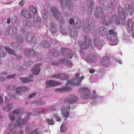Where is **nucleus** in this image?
I'll use <instances>...</instances> for the list:
<instances>
[{
  "instance_id": "f257e3e1",
  "label": "nucleus",
  "mask_w": 134,
  "mask_h": 134,
  "mask_svg": "<svg viewBox=\"0 0 134 134\" xmlns=\"http://www.w3.org/2000/svg\"><path fill=\"white\" fill-rule=\"evenodd\" d=\"M27 117L24 118L22 120V122L21 118H18V119L17 123L14 124L12 122L9 123L7 126V131L8 134H15L14 131L15 128L17 126H20L22 124L23 125L26 124L28 120Z\"/></svg>"
},
{
  "instance_id": "f03ea898",
  "label": "nucleus",
  "mask_w": 134,
  "mask_h": 134,
  "mask_svg": "<svg viewBox=\"0 0 134 134\" xmlns=\"http://www.w3.org/2000/svg\"><path fill=\"white\" fill-rule=\"evenodd\" d=\"M94 20L90 17L85 19L83 23V30L86 33H88L92 30L94 26Z\"/></svg>"
},
{
  "instance_id": "7ed1b4c3",
  "label": "nucleus",
  "mask_w": 134,
  "mask_h": 134,
  "mask_svg": "<svg viewBox=\"0 0 134 134\" xmlns=\"http://www.w3.org/2000/svg\"><path fill=\"white\" fill-rule=\"evenodd\" d=\"M80 74L79 73H77L75 75V79L68 81V82L66 84V86H69L71 87L74 86H76L80 84V82L84 78L83 76L79 77Z\"/></svg>"
},
{
  "instance_id": "20e7f679",
  "label": "nucleus",
  "mask_w": 134,
  "mask_h": 134,
  "mask_svg": "<svg viewBox=\"0 0 134 134\" xmlns=\"http://www.w3.org/2000/svg\"><path fill=\"white\" fill-rule=\"evenodd\" d=\"M64 0H58L60 6L64 10L66 7L68 10L70 11L73 9V3L71 0H66L65 1V4H63Z\"/></svg>"
},
{
  "instance_id": "39448f33",
  "label": "nucleus",
  "mask_w": 134,
  "mask_h": 134,
  "mask_svg": "<svg viewBox=\"0 0 134 134\" xmlns=\"http://www.w3.org/2000/svg\"><path fill=\"white\" fill-rule=\"evenodd\" d=\"M84 38L85 42L83 43L82 41H79L77 43L80 45V47L83 49H86L88 48L89 46L91 44V40L90 38L88 36H85Z\"/></svg>"
},
{
  "instance_id": "423d86ee",
  "label": "nucleus",
  "mask_w": 134,
  "mask_h": 134,
  "mask_svg": "<svg viewBox=\"0 0 134 134\" xmlns=\"http://www.w3.org/2000/svg\"><path fill=\"white\" fill-rule=\"evenodd\" d=\"M99 3L104 9L106 10L110 9L113 10L114 9V3L113 1H111L110 3H109L106 0H101Z\"/></svg>"
},
{
  "instance_id": "0eeeda50",
  "label": "nucleus",
  "mask_w": 134,
  "mask_h": 134,
  "mask_svg": "<svg viewBox=\"0 0 134 134\" xmlns=\"http://www.w3.org/2000/svg\"><path fill=\"white\" fill-rule=\"evenodd\" d=\"M54 16L58 21L60 22L63 21L64 19L60 12L58 11V9L55 7H53L51 8Z\"/></svg>"
},
{
  "instance_id": "6e6552de",
  "label": "nucleus",
  "mask_w": 134,
  "mask_h": 134,
  "mask_svg": "<svg viewBox=\"0 0 134 134\" xmlns=\"http://www.w3.org/2000/svg\"><path fill=\"white\" fill-rule=\"evenodd\" d=\"M61 63L64 64L68 66L71 67L72 66V63L71 62L65 58L61 59L57 62L53 60L51 62V64L52 65H58Z\"/></svg>"
},
{
  "instance_id": "1a4fd4ad",
  "label": "nucleus",
  "mask_w": 134,
  "mask_h": 134,
  "mask_svg": "<svg viewBox=\"0 0 134 134\" xmlns=\"http://www.w3.org/2000/svg\"><path fill=\"white\" fill-rule=\"evenodd\" d=\"M61 112L63 117L66 119L69 116L70 111V107L68 105L63 106L61 108Z\"/></svg>"
},
{
  "instance_id": "9d476101",
  "label": "nucleus",
  "mask_w": 134,
  "mask_h": 134,
  "mask_svg": "<svg viewBox=\"0 0 134 134\" xmlns=\"http://www.w3.org/2000/svg\"><path fill=\"white\" fill-rule=\"evenodd\" d=\"M77 100V98L75 95L71 94L67 96L64 102L65 103L71 104L76 102Z\"/></svg>"
},
{
  "instance_id": "9b49d317",
  "label": "nucleus",
  "mask_w": 134,
  "mask_h": 134,
  "mask_svg": "<svg viewBox=\"0 0 134 134\" xmlns=\"http://www.w3.org/2000/svg\"><path fill=\"white\" fill-rule=\"evenodd\" d=\"M88 8L87 12L88 15H91L93 12L94 3L93 0H87L86 2Z\"/></svg>"
},
{
  "instance_id": "f8f14e48",
  "label": "nucleus",
  "mask_w": 134,
  "mask_h": 134,
  "mask_svg": "<svg viewBox=\"0 0 134 134\" xmlns=\"http://www.w3.org/2000/svg\"><path fill=\"white\" fill-rule=\"evenodd\" d=\"M51 77L59 79L62 80H68L69 79V75L65 74L60 73L53 75Z\"/></svg>"
},
{
  "instance_id": "ddd939ff",
  "label": "nucleus",
  "mask_w": 134,
  "mask_h": 134,
  "mask_svg": "<svg viewBox=\"0 0 134 134\" xmlns=\"http://www.w3.org/2000/svg\"><path fill=\"white\" fill-rule=\"evenodd\" d=\"M109 34L107 36V39L109 41H114L117 39V33L113 30H110L109 31Z\"/></svg>"
},
{
  "instance_id": "4468645a",
  "label": "nucleus",
  "mask_w": 134,
  "mask_h": 134,
  "mask_svg": "<svg viewBox=\"0 0 134 134\" xmlns=\"http://www.w3.org/2000/svg\"><path fill=\"white\" fill-rule=\"evenodd\" d=\"M126 27L128 32H130L134 29V23L132 19H129L126 22Z\"/></svg>"
},
{
  "instance_id": "2eb2a0df",
  "label": "nucleus",
  "mask_w": 134,
  "mask_h": 134,
  "mask_svg": "<svg viewBox=\"0 0 134 134\" xmlns=\"http://www.w3.org/2000/svg\"><path fill=\"white\" fill-rule=\"evenodd\" d=\"M94 15L97 18H100L103 17L104 15L102 8L100 7H96L94 9Z\"/></svg>"
},
{
  "instance_id": "dca6fc26",
  "label": "nucleus",
  "mask_w": 134,
  "mask_h": 134,
  "mask_svg": "<svg viewBox=\"0 0 134 134\" xmlns=\"http://www.w3.org/2000/svg\"><path fill=\"white\" fill-rule=\"evenodd\" d=\"M94 44L98 49H100L103 47V41L102 39L95 38L93 39Z\"/></svg>"
},
{
  "instance_id": "f3484780",
  "label": "nucleus",
  "mask_w": 134,
  "mask_h": 134,
  "mask_svg": "<svg viewBox=\"0 0 134 134\" xmlns=\"http://www.w3.org/2000/svg\"><path fill=\"white\" fill-rule=\"evenodd\" d=\"M61 52L64 56L70 58H71L72 56L71 50L68 49L63 48L62 49Z\"/></svg>"
},
{
  "instance_id": "a211bd4d",
  "label": "nucleus",
  "mask_w": 134,
  "mask_h": 134,
  "mask_svg": "<svg viewBox=\"0 0 134 134\" xmlns=\"http://www.w3.org/2000/svg\"><path fill=\"white\" fill-rule=\"evenodd\" d=\"M5 33L7 34L14 35L17 34L18 31L15 27L12 26H9L8 28Z\"/></svg>"
},
{
  "instance_id": "6ab92c4d",
  "label": "nucleus",
  "mask_w": 134,
  "mask_h": 134,
  "mask_svg": "<svg viewBox=\"0 0 134 134\" xmlns=\"http://www.w3.org/2000/svg\"><path fill=\"white\" fill-rule=\"evenodd\" d=\"M28 90V88L23 86H18L15 89L16 93L19 95L22 94L24 92L27 91Z\"/></svg>"
},
{
  "instance_id": "aec40b11",
  "label": "nucleus",
  "mask_w": 134,
  "mask_h": 134,
  "mask_svg": "<svg viewBox=\"0 0 134 134\" xmlns=\"http://www.w3.org/2000/svg\"><path fill=\"white\" fill-rule=\"evenodd\" d=\"M82 92L81 95V97L85 99L88 98L91 95L90 91L88 89L85 88H82Z\"/></svg>"
},
{
  "instance_id": "412c9836",
  "label": "nucleus",
  "mask_w": 134,
  "mask_h": 134,
  "mask_svg": "<svg viewBox=\"0 0 134 134\" xmlns=\"http://www.w3.org/2000/svg\"><path fill=\"white\" fill-rule=\"evenodd\" d=\"M20 111L19 109H17L10 113L9 115V119L11 120H15V118L18 116L19 114L20 113Z\"/></svg>"
},
{
  "instance_id": "4be33fe9",
  "label": "nucleus",
  "mask_w": 134,
  "mask_h": 134,
  "mask_svg": "<svg viewBox=\"0 0 134 134\" xmlns=\"http://www.w3.org/2000/svg\"><path fill=\"white\" fill-rule=\"evenodd\" d=\"M21 14L27 19H31L32 18V14L27 9L22 10L21 12Z\"/></svg>"
},
{
  "instance_id": "5701e85b",
  "label": "nucleus",
  "mask_w": 134,
  "mask_h": 134,
  "mask_svg": "<svg viewBox=\"0 0 134 134\" xmlns=\"http://www.w3.org/2000/svg\"><path fill=\"white\" fill-rule=\"evenodd\" d=\"M24 53L27 56L30 57H34L35 54L34 50L32 48L24 50Z\"/></svg>"
},
{
  "instance_id": "b1692460",
  "label": "nucleus",
  "mask_w": 134,
  "mask_h": 134,
  "mask_svg": "<svg viewBox=\"0 0 134 134\" xmlns=\"http://www.w3.org/2000/svg\"><path fill=\"white\" fill-rule=\"evenodd\" d=\"M125 12L128 15H132L134 12V5L129 4L125 8Z\"/></svg>"
},
{
  "instance_id": "393cba45",
  "label": "nucleus",
  "mask_w": 134,
  "mask_h": 134,
  "mask_svg": "<svg viewBox=\"0 0 134 134\" xmlns=\"http://www.w3.org/2000/svg\"><path fill=\"white\" fill-rule=\"evenodd\" d=\"M102 18L103 23L104 25L108 26L111 23V18L108 16H105L104 15Z\"/></svg>"
},
{
  "instance_id": "a878e982",
  "label": "nucleus",
  "mask_w": 134,
  "mask_h": 134,
  "mask_svg": "<svg viewBox=\"0 0 134 134\" xmlns=\"http://www.w3.org/2000/svg\"><path fill=\"white\" fill-rule=\"evenodd\" d=\"M101 63L104 66H107L109 65L110 62L109 58L107 57H103L102 59Z\"/></svg>"
},
{
  "instance_id": "bb28decb",
  "label": "nucleus",
  "mask_w": 134,
  "mask_h": 134,
  "mask_svg": "<svg viewBox=\"0 0 134 134\" xmlns=\"http://www.w3.org/2000/svg\"><path fill=\"white\" fill-rule=\"evenodd\" d=\"M112 21L115 25L118 26L120 24V25L121 21H120L118 16L117 15H114L113 16Z\"/></svg>"
},
{
  "instance_id": "cd10ccee",
  "label": "nucleus",
  "mask_w": 134,
  "mask_h": 134,
  "mask_svg": "<svg viewBox=\"0 0 134 134\" xmlns=\"http://www.w3.org/2000/svg\"><path fill=\"white\" fill-rule=\"evenodd\" d=\"M119 18L121 19L120 25H124L125 23V21L126 19V15L125 12H122L121 14H118Z\"/></svg>"
},
{
  "instance_id": "c85d7f7f",
  "label": "nucleus",
  "mask_w": 134,
  "mask_h": 134,
  "mask_svg": "<svg viewBox=\"0 0 134 134\" xmlns=\"http://www.w3.org/2000/svg\"><path fill=\"white\" fill-rule=\"evenodd\" d=\"M74 25L76 28L78 29L80 28L82 25L80 20L77 17L74 18Z\"/></svg>"
},
{
  "instance_id": "c756f323",
  "label": "nucleus",
  "mask_w": 134,
  "mask_h": 134,
  "mask_svg": "<svg viewBox=\"0 0 134 134\" xmlns=\"http://www.w3.org/2000/svg\"><path fill=\"white\" fill-rule=\"evenodd\" d=\"M66 86L55 89L54 90L55 92L56 93L58 92H62L65 91H69L71 90V87L69 86Z\"/></svg>"
},
{
  "instance_id": "7c9ffc66",
  "label": "nucleus",
  "mask_w": 134,
  "mask_h": 134,
  "mask_svg": "<svg viewBox=\"0 0 134 134\" xmlns=\"http://www.w3.org/2000/svg\"><path fill=\"white\" fill-rule=\"evenodd\" d=\"M41 64H37L34 66V68L33 71V73L34 75H38L39 74V72L40 70V68Z\"/></svg>"
},
{
  "instance_id": "2f4dec72",
  "label": "nucleus",
  "mask_w": 134,
  "mask_h": 134,
  "mask_svg": "<svg viewBox=\"0 0 134 134\" xmlns=\"http://www.w3.org/2000/svg\"><path fill=\"white\" fill-rule=\"evenodd\" d=\"M47 83L48 86L51 87L61 84V83L59 82L52 80L49 81Z\"/></svg>"
},
{
  "instance_id": "473e14b6",
  "label": "nucleus",
  "mask_w": 134,
  "mask_h": 134,
  "mask_svg": "<svg viewBox=\"0 0 134 134\" xmlns=\"http://www.w3.org/2000/svg\"><path fill=\"white\" fill-rule=\"evenodd\" d=\"M11 45L12 47L14 49L21 50L22 49V47L21 46V44H18L16 42H12L11 43Z\"/></svg>"
},
{
  "instance_id": "72a5a7b5",
  "label": "nucleus",
  "mask_w": 134,
  "mask_h": 134,
  "mask_svg": "<svg viewBox=\"0 0 134 134\" xmlns=\"http://www.w3.org/2000/svg\"><path fill=\"white\" fill-rule=\"evenodd\" d=\"M33 34L31 33H27L26 36V39L28 42L31 43Z\"/></svg>"
},
{
  "instance_id": "f704fd0d",
  "label": "nucleus",
  "mask_w": 134,
  "mask_h": 134,
  "mask_svg": "<svg viewBox=\"0 0 134 134\" xmlns=\"http://www.w3.org/2000/svg\"><path fill=\"white\" fill-rule=\"evenodd\" d=\"M50 25V30L52 33H55L57 31L56 25L53 23H51Z\"/></svg>"
},
{
  "instance_id": "c9c22d12",
  "label": "nucleus",
  "mask_w": 134,
  "mask_h": 134,
  "mask_svg": "<svg viewBox=\"0 0 134 134\" xmlns=\"http://www.w3.org/2000/svg\"><path fill=\"white\" fill-rule=\"evenodd\" d=\"M99 31V33L102 35L105 34L107 32V29L104 26L100 27Z\"/></svg>"
},
{
  "instance_id": "e433bc0d",
  "label": "nucleus",
  "mask_w": 134,
  "mask_h": 134,
  "mask_svg": "<svg viewBox=\"0 0 134 134\" xmlns=\"http://www.w3.org/2000/svg\"><path fill=\"white\" fill-rule=\"evenodd\" d=\"M70 34L73 37H76L77 36L78 33L75 29H72L70 32Z\"/></svg>"
},
{
  "instance_id": "4c0bfd02",
  "label": "nucleus",
  "mask_w": 134,
  "mask_h": 134,
  "mask_svg": "<svg viewBox=\"0 0 134 134\" xmlns=\"http://www.w3.org/2000/svg\"><path fill=\"white\" fill-rule=\"evenodd\" d=\"M41 131L39 128H36L30 133L29 134H41Z\"/></svg>"
},
{
  "instance_id": "58836bf2",
  "label": "nucleus",
  "mask_w": 134,
  "mask_h": 134,
  "mask_svg": "<svg viewBox=\"0 0 134 134\" xmlns=\"http://www.w3.org/2000/svg\"><path fill=\"white\" fill-rule=\"evenodd\" d=\"M41 14L44 18L47 19L49 16L47 11L44 9H43L41 11Z\"/></svg>"
},
{
  "instance_id": "ea45409f",
  "label": "nucleus",
  "mask_w": 134,
  "mask_h": 134,
  "mask_svg": "<svg viewBox=\"0 0 134 134\" xmlns=\"http://www.w3.org/2000/svg\"><path fill=\"white\" fill-rule=\"evenodd\" d=\"M41 45L44 48H48L50 46L49 43L46 41H43L41 43Z\"/></svg>"
},
{
  "instance_id": "a19ab883",
  "label": "nucleus",
  "mask_w": 134,
  "mask_h": 134,
  "mask_svg": "<svg viewBox=\"0 0 134 134\" xmlns=\"http://www.w3.org/2000/svg\"><path fill=\"white\" fill-rule=\"evenodd\" d=\"M12 108V104H7L3 108V109L6 111H9Z\"/></svg>"
},
{
  "instance_id": "79ce46f5",
  "label": "nucleus",
  "mask_w": 134,
  "mask_h": 134,
  "mask_svg": "<svg viewBox=\"0 0 134 134\" xmlns=\"http://www.w3.org/2000/svg\"><path fill=\"white\" fill-rule=\"evenodd\" d=\"M4 49L10 54L14 55L15 51L13 49H11L8 47H5Z\"/></svg>"
},
{
  "instance_id": "37998d69",
  "label": "nucleus",
  "mask_w": 134,
  "mask_h": 134,
  "mask_svg": "<svg viewBox=\"0 0 134 134\" xmlns=\"http://www.w3.org/2000/svg\"><path fill=\"white\" fill-rule=\"evenodd\" d=\"M32 78V77H31V79L29 78H27L26 77H21L20 79L22 81V82L23 83H26L30 82H31L32 81L31 80V79Z\"/></svg>"
},
{
  "instance_id": "c03bdc74",
  "label": "nucleus",
  "mask_w": 134,
  "mask_h": 134,
  "mask_svg": "<svg viewBox=\"0 0 134 134\" xmlns=\"http://www.w3.org/2000/svg\"><path fill=\"white\" fill-rule=\"evenodd\" d=\"M23 25L25 26L30 27L32 24V23L29 21L24 20L23 21Z\"/></svg>"
},
{
  "instance_id": "a18cd8bd",
  "label": "nucleus",
  "mask_w": 134,
  "mask_h": 134,
  "mask_svg": "<svg viewBox=\"0 0 134 134\" xmlns=\"http://www.w3.org/2000/svg\"><path fill=\"white\" fill-rule=\"evenodd\" d=\"M34 20L35 22H40L41 21V18L39 16L36 14H34L33 16Z\"/></svg>"
},
{
  "instance_id": "49530a36",
  "label": "nucleus",
  "mask_w": 134,
  "mask_h": 134,
  "mask_svg": "<svg viewBox=\"0 0 134 134\" xmlns=\"http://www.w3.org/2000/svg\"><path fill=\"white\" fill-rule=\"evenodd\" d=\"M39 38L34 36L33 34V36L32 38L31 43H37L39 41Z\"/></svg>"
},
{
  "instance_id": "de8ad7c7",
  "label": "nucleus",
  "mask_w": 134,
  "mask_h": 134,
  "mask_svg": "<svg viewBox=\"0 0 134 134\" xmlns=\"http://www.w3.org/2000/svg\"><path fill=\"white\" fill-rule=\"evenodd\" d=\"M36 102V103L35 104V105H43L45 104V103L44 102H43L41 100H40L39 101H34L32 102V103H34Z\"/></svg>"
},
{
  "instance_id": "09e8293b",
  "label": "nucleus",
  "mask_w": 134,
  "mask_h": 134,
  "mask_svg": "<svg viewBox=\"0 0 134 134\" xmlns=\"http://www.w3.org/2000/svg\"><path fill=\"white\" fill-rule=\"evenodd\" d=\"M23 38L22 36L19 35H17L16 38V41L19 43L23 42Z\"/></svg>"
},
{
  "instance_id": "8fccbe9b",
  "label": "nucleus",
  "mask_w": 134,
  "mask_h": 134,
  "mask_svg": "<svg viewBox=\"0 0 134 134\" xmlns=\"http://www.w3.org/2000/svg\"><path fill=\"white\" fill-rule=\"evenodd\" d=\"M30 10L33 13H36L37 12V10L35 7L32 5H30Z\"/></svg>"
},
{
  "instance_id": "3c124183",
  "label": "nucleus",
  "mask_w": 134,
  "mask_h": 134,
  "mask_svg": "<svg viewBox=\"0 0 134 134\" xmlns=\"http://www.w3.org/2000/svg\"><path fill=\"white\" fill-rule=\"evenodd\" d=\"M50 54H52L53 56L56 57L58 56L59 54V52L58 51L55 50H53L52 51L50 52Z\"/></svg>"
},
{
  "instance_id": "603ef678",
  "label": "nucleus",
  "mask_w": 134,
  "mask_h": 134,
  "mask_svg": "<svg viewBox=\"0 0 134 134\" xmlns=\"http://www.w3.org/2000/svg\"><path fill=\"white\" fill-rule=\"evenodd\" d=\"M7 55V53L5 52L2 50V48L0 49V57H4Z\"/></svg>"
},
{
  "instance_id": "864d4df0",
  "label": "nucleus",
  "mask_w": 134,
  "mask_h": 134,
  "mask_svg": "<svg viewBox=\"0 0 134 134\" xmlns=\"http://www.w3.org/2000/svg\"><path fill=\"white\" fill-rule=\"evenodd\" d=\"M45 121L47 122V123L50 125H53L54 124V121L52 119H46Z\"/></svg>"
},
{
  "instance_id": "5fc2aeb1",
  "label": "nucleus",
  "mask_w": 134,
  "mask_h": 134,
  "mask_svg": "<svg viewBox=\"0 0 134 134\" xmlns=\"http://www.w3.org/2000/svg\"><path fill=\"white\" fill-rule=\"evenodd\" d=\"M118 14H121L122 13V12H125L123 8L121 7H119L118 9Z\"/></svg>"
},
{
  "instance_id": "6e6d98bb",
  "label": "nucleus",
  "mask_w": 134,
  "mask_h": 134,
  "mask_svg": "<svg viewBox=\"0 0 134 134\" xmlns=\"http://www.w3.org/2000/svg\"><path fill=\"white\" fill-rule=\"evenodd\" d=\"M124 41L126 43H129L130 42V37L129 36H127L125 37L124 38Z\"/></svg>"
},
{
  "instance_id": "4d7b16f0",
  "label": "nucleus",
  "mask_w": 134,
  "mask_h": 134,
  "mask_svg": "<svg viewBox=\"0 0 134 134\" xmlns=\"http://www.w3.org/2000/svg\"><path fill=\"white\" fill-rule=\"evenodd\" d=\"M16 18V17L14 16L13 18V19L12 20V22L15 25H16L17 24V21Z\"/></svg>"
},
{
  "instance_id": "13d9d810",
  "label": "nucleus",
  "mask_w": 134,
  "mask_h": 134,
  "mask_svg": "<svg viewBox=\"0 0 134 134\" xmlns=\"http://www.w3.org/2000/svg\"><path fill=\"white\" fill-rule=\"evenodd\" d=\"M9 95L10 96V97L12 99L17 98H18V96L14 93L11 94V95L9 94Z\"/></svg>"
},
{
  "instance_id": "bf43d9fd",
  "label": "nucleus",
  "mask_w": 134,
  "mask_h": 134,
  "mask_svg": "<svg viewBox=\"0 0 134 134\" xmlns=\"http://www.w3.org/2000/svg\"><path fill=\"white\" fill-rule=\"evenodd\" d=\"M66 121H64L61 125V126L60 127V131H62V132H64L65 131V130H62V128L63 126H65V123H66Z\"/></svg>"
},
{
  "instance_id": "052dcab7",
  "label": "nucleus",
  "mask_w": 134,
  "mask_h": 134,
  "mask_svg": "<svg viewBox=\"0 0 134 134\" xmlns=\"http://www.w3.org/2000/svg\"><path fill=\"white\" fill-rule=\"evenodd\" d=\"M24 1L23 0H22L19 2L18 5L20 7L23 6L24 4Z\"/></svg>"
},
{
  "instance_id": "680f3d73",
  "label": "nucleus",
  "mask_w": 134,
  "mask_h": 134,
  "mask_svg": "<svg viewBox=\"0 0 134 134\" xmlns=\"http://www.w3.org/2000/svg\"><path fill=\"white\" fill-rule=\"evenodd\" d=\"M69 22L70 24H74V18H70L69 20Z\"/></svg>"
},
{
  "instance_id": "e2e57ef3",
  "label": "nucleus",
  "mask_w": 134,
  "mask_h": 134,
  "mask_svg": "<svg viewBox=\"0 0 134 134\" xmlns=\"http://www.w3.org/2000/svg\"><path fill=\"white\" fill-rule=\"evenodd\" d=\"M3 98L0 96V105H2L3 104Z\"/></svg>"
},
{
  "instance_id": "0e129e2a",
  "label": "nucleus",
  "mask_w": 134,
  "mask_h": 134,
  "mask_svg": "<svg viewBox=\"0 0 134 134\" xmlns=\"http://www.w3.org/2000/svg\"><path fill=\"white\" fill-rule=\"evenodd\" d=\"M48 109L49 110H54L55 109V108L53 106H51L49 107H48Z\"/></svg>"
},
{
  "instance_id": "69168bd1",
  "label": "nucleus",
  "mask_w": 134,
  "mask_h": 134,
  "mask_svg": "<svg viewBox=\"0 0 134 134\" xmlns=\"http://www.w3.org/2000/svg\"><path fill=\"white\" fill-rule=\"evenodd\" d=\"M30 128V125H27V126L26 127V132H28L29 131Z\"/></svg>"
},
{
  "instance_id": "338daca9",
  "label": "nucleus",
  "mask_w": 134,
  "mask_h": 134,
  "mask_svg": "<svg viewBox=\"0 0 134 134\" xmlns=\"http://www.w3.org/2000/svg\"><path fill=\"white\" fill-rule=\"evenodd\" d=\"M61 32L63 34V35H66L67 33L66 31H65V29H63L62 30Z\"/></svg>"
},
{
  "instance_id": "774afa93",
  "label": "nucleus",
  "mask_w": 134,
  "mask_h": 134,
  "mask_svg": "<svg viewBox=\"0 0 134 134\" xmlns=\"http://www.w3.org/2000/svg\"><path fill=\"white\" fill-rule=\"evenodd\" d=\"M8 74V73L6 71L2 72L0 73V75H6Z\"/></svg>"
}]
</instances>
